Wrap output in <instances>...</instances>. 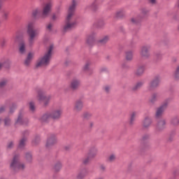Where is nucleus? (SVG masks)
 <instances>
[{
    "label": "nucleus",
    "mask_w": 179,
    "mask_h": 179,
    "mask_svg": "<svg viewBox=\"0 0 179 179\" xmlns=\"http://www.w3.org/2000/svg\"><path fill=\"white\" fill-rule=\"evenodd\" d=\"M76 7V1L73 0V3L69 8L67 16L66 17V20L64 21V25L63 26V31L66 33V31H69L76 27V24H78V22L76 20L73 18V13L75 12V8Z\"/></svg>",
    "instance_id": "1"
},
{
    "label": "nucleus",
    "mask_w": 179,
    "mask_h": 179,
    "mask_svg": "<svg viewBox=\"0 0 179 179\" xmlns=\"http://www.w3.org/2000/svg\"><path fill=\"white\" fill-rule=\"evenodd\" d=\"M52 50H54V46L50 45L44 55L37 60L36 64V68H44L50 65V61H51V57L52 55Z\"/></svg>",
    "instance_id": "2"
},
{
    "label": "nucleus",
    "mask_w": 179,
    "mask_h": 179,
    "mask_svg": "<svg viewBox=\"0 0 179 179\" xmlns=\"http://www.w3.org/2000/svg\"><path fill=\"white\" fill-rule=\"evenodd\" d=\"M27 33L29 36L28 43L29 45L34 44V40L36 36H38V31L34 29V22H29L27 26Z\"/></svg>",
    "instance_id": "3"
},
{
    "label": "nucleus",
    "mask_w": 179,
    "mask_h": 179,
    "mask_svg": "<svg viewBox=\"0 0 179 179\" xmlns=\"http://www.w3.org/2000/svg\"><path fill=\"white\" fill-rule=\"evenodd\" d=\"M20 161V156L19 155H15L10 162V169L14 171H23V170L26 169V165L21 163Z\"/></svg>",
    "instance_id": "4"
},
{
    "label": "nucleus",
    "mask_w": 179,
    "mask_h": 179,
    "mask_svg": "<svg viewBox=\"0 0 179 179\" xmlns=\"http://www.w3.org/2000/svg\"><path fill=\"white\" fill-rule=\"evenodd\" d=\"M62 115V110L61 109H56L52 112L45 113L41 117V121L43 122H47L50 120H59Z\"/></svg>",
    "instance_id": "5"
},
{
    "label": "nucleus",
    "mask_w": 179,
    "mask_h": 179,
    "mask_svg": "<svg viewBox=\"0 0 179 179\" xmlns=\"http://www.w3.org/2000/svg\"><path fill=\"white\" fill-rule=\"evenodd\" d=\"M51 98V95L46 96L45 92H44V91H43L42 90H39L38 91L37 99L38 100V101H43L44 104H48V101H50V99Z\"/></svg>",
    "instance_id": "6"
},
{
    "label": "nucleus",
    "mask_w": 179,
    "mask_h": 179,
    "mask_svg": "<svg viewBox=\"0 0 179 179\" xmlns=\"http://www.w3.org/2000/svg\"><path fill=\"white\" fill-rule=\"evenodd\" d=\"M52 8V2H48L45 3L43 8L42 13L40 15L41 19H45V17H48L50 15V12H51V9Z\"/></svg>",
    "instance_id": "7"
},
{
    "label": "nucleus",
    "mask_w": 179,
    "mask_h": 179,
    "mask_svg": "<svg viewBox=\"0 0 179 179\" xmlns=\"http://www.w3.org/2000/svg\"><path fill=\"white\" fill-rule=\"evenodd\" d=\"M147 13H149V10L146 9H143L141 16L134 17L131 19V23H133V24H138V23H139L141 20H142V17H143L145 15H147Z\"/></svg>",
    "instance_id": "8"
},
{
    "label": "nucleus",
    "mask_w": 179,
    "mask_h": 179,
    "mask_svg": "<svg viewBox=\"0 0 179 179\" xmlns=\"http://www.w3.org/2000/svg\"><path fill=\"white\" fill-rule=\"evenodd\" d=\"M150 50V46L145 45L143 46L140 51V55L142 58H145V59L150 57V53L149 51Z\"/></svg>",
    "instance_id": "9"
},
{
    "label": "nucleus",
    "mask_w": 179,
    "mask_h": 179,
    "mask_svg": "<svg viewBox=\"0 0 179 179\" xmlns=\"http://www.w3.org/2000/svg\"><path fill=\"white\" fill-rule=\"evenodd\" d=\"M167 108V102L163 103L159 108L157 109L155 117L156 118H160L163 115V113Z\"/></svg>",
    "instance_id": "10"
},
{
    "label": "nucleus",
    "mask_w": 179,
    "mask_h": 179,
    "mask_svg": "<svg viewBox=\"0 0 179 179\" xmlns=\"http://www.w3.org/2000/svg\"><path fill=\"white\" fill-rule=\"evenodd\" d=\"M160 83V78L157 77L154 78L152 80H151L148 85V89L149 90H153L154 89H156L157 86H159Z\"/></svg>",
    "instance_id": "11"
},
{
    "label": "nucleus",
    "mask_w": 179,
    "mask_h": 179,
    "mask_svg": "<svg viewBox=\"0 0 179 179\" xmlns=\"http://www.w3.org/2000/svg\"><path fill=\"white\" fill-rule=\"evenodd\" d=\"M33 58H34V52H29L27 54L26 59H24V65L25 66H30V64H31Z\"/></svg>",
    "instance_id": "12"
},
{
    "label": "nucleus",
    "mask_w": 179,
    "mask_h": 179,
    "mask_svg": "<svg viewBox=\"0 0 179 179\" xmlns=\"http://www.w3.org/2000/svg\"><path fill=\"white\" fill-rule=\"evenodd\" d=\"M55 143H57V136L55 135H51L48 138L46 141V148L53 146Z\"/></svg>",
    "instance_id": "13"
},
{
    "label": "nucleus",
    "mask_w": 179,
    "mask_h": 179,
    "mask_svg": "<svg viewBox=\"0 0 179 179\" xmlns=\"http://www.w3.org/2000/svg\"><path fill=\"white\" fill-rule=\"evenodd\" d=\"M82 108H83V101L81 99L77 100L75 102L73 110L75 113H79V111H82Z\"/></svg>",
    "instance_id": "14"
},
{
    "label": "nucleus",
    "mask_w": 179,
    "mask_h": 179,
    "mask_svg": "<svg viewBox=\"0 0 179 179\" xmlns=\"http://www.w3.org/2000/svg\"><path fill=\"white\" fill-rule=\"evenodd\" d=\"M80 85V81L79 80V79L73 78V80H71L70 83L69 87L72 90H76V89L79 87Z\"/></svg>",
    "instance_id": "15"
},
{
    "label": "nucleus",
    "mask_w": 179,
    "mask_h": 179,
    "mask_svg": "<svg viewBox=\"0 0 179 179\" xmlns=\"http://www.w3.org/2000/svg\"><path fill=\"white\" fill-rule=\"evenodd\" d=\"M152 122L153 121L152 120V118H150V117H145L143 120V127L145 129H148L149 128V127H150V125H152Z\"/></svg>",
    "instance_id": "16"
},
{
    "label": "nucleus",
    "mask_w": 179,
    "mask_h": 179,
    "mask_svg": "<svg viewBox=\"0 0 179 179\" xmlns=\"http://www.w3.org/2000/svg\"><path fill=\"white\" fill-rule=\"evenodd\" d=\"M27 120H24L23 118V115L20 114L18 115L17 120L15 121V124H27Z\"/></svg>",
    "instance_id": "17"
},
{
    "label": "nucleus",
    "mask_w": 179,
    "mask_h": 179,
    "mask_svg": "<svg viewBox=\"0 0 179 179\" xmlns=\"http://www.w3.org/2000/svg\"><path fill=\"white\" fill-rule=\"evenodd\" d=\"M145 72V66L141 65L139 66L136 71V75L137 76H141V75H143V73Z\"/></svg>",
    "instance_id": "18"
},
{
    "label": "nucleus",
    "mask_w": 179,
    "mask_h": 179,
    "mask_svg": "<svg viewBox=\"0 0 179 179\" xmlns=\"http://www.w3.org/2000/svg\"><path fill=\"white\" fill-rule=\"evenodd\" d=\"M136 115H138V112H131V113L130 114V125H134V123L135 122V120L136 118Z\"/></svg>",
    "instance_id": "19"
},
{
    "label": "nucleus",
    "mask_w": 179,
    "mask_h": 179,
    "mask_svg": "<svg viewBox=\"0 0 179 179\" xmlns=\"http://www.w3.org/2000/svg\"><path fill=\"white\" fill-rule=\"evenodd\" d=\"M87 175V169H83L79 172L77 177L79 179H82V178H85V177H86Z\"/></svg>",
    "instance_id": "20"
},
{
    "label": "nucleus",
    "mask_w": 179,
    "mask_h": 179,
    "mask_svg": "<svg viewBox=\"0 0 179 179\" xmlns=\"http://www.w3.org/2000/svg\"><path fill=\"white\" fill-rule=\"evenodd\" d=\"M19 51L21 54L26 52V43L24 41L20 43Z\"/></svg>",
    "instance_id": "21"
},
{
    "label": "nucleus",
    "mask_w": 179,
    "mask_h": 179,
    "mask_svg": "<svg viewBox=\"0 0 179 179\" xmlns=\"http://www.w3.org/2000/svg\"><path fill=\"white\" fill-rule=\"evenodd\" d=\"M87 155H89V157H90L91 159H94V157L97 156V149H91Z\"/></svg>",
    "instance_id": "22"
},
{
    "label": "nucleus",
    "mask_w": 179,
    "mask_h": 179,
    "mask_svg": "<svg viewBox=\"0 0 179 179\" xmlns=\"http://www.w3.org/2000/svg\"><path fill=\"white\" fill-rule=\"evenodd\" d=\"M10 66V62H9V60L1 62H0V71L2 69V68H9Z\"/></svg>",
    "instance_id": "23"
},
{
    "label": "nucleus",
    "mask_w": 179,
    "mask_h": 179,
    "mask_svg": "<svg viewBox=\"0 0 179 179\" xmlns=\"http://www.w3.org/2000/svg\"><path fill=\"white\" fill-rule=\"evenodd\" d=\"M86 43L87 44H88V45H92L93 43H94V36L90 35V36H88L87 38Z\"/></svg>",
    "instance_id": "24"
},
{
    "label": "nucleus",
    "mask_w": 179,
    "mask_h": 179,
    "mask_svg": "<svg viewBox=\"0 0 179 179\" xmlns=\"http://www.w3.org/2000/svg\"><path fill=\"white\" fill-rule=\"evenodd\" d=\"M164 127H166V120H161L159 122H158V124H157L158 129H163Z\"/></svg>",
    "instance_id": "25"
},
{
    "label": "nucleus",
    "mask_w": 179,
    "mask_h": 179,
    "mask_svg": "<svg viewBox=\"0 0 179 179\" xmlns=\"http://www.w3.org/2000/svg\"><path fill=\"white\" fill-rule=\"evenodd\" d=\"M26 141H27V139L24 137L20 140L18 145L19 149H23V148H24V146L26 145Z\"/></svg>",
    "instance_id": "26"
},
{
    "label": "nucleus",
    "mask_w": 179,
    "mask_h": 179,
    "mask_svg": "<svg viewBox=\"0 0 179 179\" xmlns=\"http://www.w3.org/2000/svg\"><path fill=\"white\" fill-rule=\"evenodd\" d=\"M61 169H62V164L59 162H57L53 167V170L56 172L59 171Z\"/></svg>",
    "instance_id": "27"
},
{
    "label": "nucleus",
    "mask_w": 179,
    "mask_h": 179,
    "mask_svg": "<svg viewBox=\"0 0 179 179\" xmlns=\"http://www.w3.org/2000/svg\"><path fill=\"white\" fill-rule=\"evenodd\" d=\"M159 97H160V95L158 93L153 94L150 99L151 103H155V101H157Z\"/></svg>",
    "instance_id": "28"
},
{
    "label": "nucleus",
    "mask_w": 179,
    "mask_h": 179,
    "mask_svg": "<svg viewBox=\"0 0 179 179\" xmlns=\"http://www.w3.org/2000/svg\"><path fill=\"white\" fill-rule=\"evenodd\" d=\"M117 159V157L115 154H111L109 155L107 158V162L109 163H113V162H115V159Z\"/></svg>",
    "instance_id": "29"
},
{
    "label": "nucleus",
    "mask_w": 179,
    "mask_h": 179,
    "mask_svg": "<svg viewBox=\"0 0 179 179\" xmlns=\"http://www.w3.org/2000/svg\"><path fill=\"white\" fill-rule=\"evenodd\" d=\"M41 13V10L40 8H35L32 10V16L33 17H37L38 15Z\"/></svg>",
    "instance_id": "30"
},
{
    "label": "nucleus",
    "mask_w": 179,
    "mask_h": 179,
    "mask_svg": "<svg viewBox=\"0 0 179 179\" xmlns=\"http://www.w3.org/2000/svg\"><path fill=\"white\" fill-rule=\"evenodd\" d=\"M132 58H134V53L132 52V51H128L126 52V59L127 61H131V59H132Z\"/></svg>",
    "instance_id": "31"
},
{
    "label": "nucleus",
    "mask_w": 179,
    "mask_h": 179,
    "mask_svg": "<svg viewBox=\"0 0 179 179\" xmlns=\"http://www.w3.org/2000/svg\"><path fill=\"white\" fill-rule=\"evenodd\" d=\"M173 78L176 80H179V66H178L173 72Z\"/></svg>",
    "instance_id": "32"
},
{
    "label": "nucleus",
    "mask_w": 179,
    "mask_h": 179,
    "mask_svg": "<svg viewBox=\"0 0 179 179\" xmlns=\"http://www.w3.org/2000/svg\"><path fill=\"white\" fill-rule=\"evenodd\" d=\"M20 41V36L19 35H15L12 38V42L13 44H17Z\"/></svg>",
    "instance_id": "33"
},
{
    "label": "nucleus",
    "mask_w": 179,
    "mask_h": 179,
    "mask_svg": "<svg viewBox=\"0 0 179 179\" xmlns=\"http://www.w3.org/2000/svg\"><path fill=\"white\" fill-rule=\"evenodd\" d=\"M143 81H139L136 84V85L134 87V90H138V89H141L143 86Z\"/></svg>",
    "instance_id": "34"
},
{
    "label": "nucleus",
    "mask_w": 179,
    "mask_h": 179,
    "mask_svg": "<svg viewBox=\"0 0 179 179\" xmlns=\"http://www.w3.org/2000/svg\"><path fill=\"white\" fill-rule=\"evenodd\" d=\"M25 159L27 160V162L30 163L31 162V160L33 159V157L31 156V154L29 152L26 153L25 154Z\"/></svg>",
    "instance_id": "35"
},
{
    "label": "nucleus",
    "mask_w": 179,
    "mask_h": 179,
    "mask_svg": "<svg viewBox=\"0 0 179 179\" xmlns=\"http://www.w3.org/2000/svg\"><path fill=\"white\" fill-rule=\"evenodd\" d=\"M108 40H110V37L108 36H106L103 38H102L101 40H99V43L101 44H106V43H107Z\"/></svg>",
    "instance_id": "36"
},
{
    "label": "nucleus",
    "mask_w": 179,
    "mask_h": 179,
    "mask_svg": "<svg viewBox=\"0 0 179 179\" xmlns=\"http://www.w3.org/2000/svg\"><path fill=\"white\" fill-rule=\"evenodd\" d=\"M92 62H87L83 68V71H89Z\"/></svg>",
    "instance_id": "37"
},
{
    "label": "nucleus",
    "mask_w": 179,
    "mask_h": 179,
    "mask_svg": "<svg viewBox=\"0 0 179 179\" xmlns=\"http://www.w3.org/2000/svg\"><path fill=\"white\" fill-rule=\"evenodd\" d=\"M8 85V80H1L0 81V87H5Z\"/></svg>",
    "instance_id": "38"
},
{
    "label": "nucleus",
    "mask_w": 179,
    "mask_h": 179,
    "mask_svg": "<svg viewBox=\"0 0 179 179\" xmlns=\"http://www.w3.org/2000/svg\"><path fill=\"white\" fill-rule=\"evenodd\" d=\"M92 158L89 157V155H87V157L84 158L83 159V164H87V163H89V162H90V159Z\"/></svg>",
    "instance_id": "39"
},
{
    "label": "nucleus",
    "mask_w": 179,
    "mask_h": 179,
    "mask_svg": "<svg viewBox=\"0 0 179 179\" xmlns=\"http://www.w3.org/2000/svg\"><path fill=\"white\" fill-rule=\"evenodd\" d=\"M9 18V13L5 12L2 15V19L3 20H8Z\"/></svg>",
    "instance_id": "40"
},
{
    "label": "nucleus",
    "mask_w": 179,
    "mask_h": 179,
    "mask_svg": "<svg viewBox=\"0 0 179 179\" xmlns=\"http://www.w3.org/2000/svg\"><path fill=\"white\" fill-rule=\"evenodd\" d=\"M29 110L31 111H34V110H36V106H34V102H29Z\"/></svg>",
    "instance_id": "41"
},
{
    "label": "nucleus",
    "mask_w": 179,
    "mask_h": 179,
    "mask_svg": "<svg viewBox=\"0 0 179 179\" xmlns=\"http://www.w3.org/2000/svg\"><path fill=\"white\" fill-rule=\"evenodd\" d=\"M38 142H40V136H37L33 140L32 143H33V145H37V143H38Z\"/></svg>",
    "instance_id": "42"
},
{
    "label": "nucleus",
    "mask_w": 179,
    "mask_h": 179,
    "mask_svg": "<svg viewBox=\"0 0 179 179\" xmlns=\"http://www.w3.org/2000/svg\"><path fill=\"white\" fill-rule=\"evenodd\" d=\"M4 125H6V127L10 125V119H9L8 117H6L4 120Z\"/></svg>",
    "instance_id": "43"
},
{
    "label": "nucleus",
    "mask_w": 179,
    "mask_h": 179,
    "mask_svg": "<svg viewBox=\"0 0 179 179\" xmlns=\"http://www.w3.org/2000/svg\"><path fill=\"white\" fill-rule=\"evenodd\" d=\"M99 170H101V171H106V170H107V167L104 164H101L99 166Z\"/></svg>",
    "instance_id": "44"
},
{
    "label": "nucleus",
    "mask_w": 179,
    "mask_h": 179,
    "mask_svg": "<svg viewBox=\"0 0 179 179\" xmlns=\"http://www.w3.org/2000/svg\"><path fill=\"white\" fill-rule=\"evenodd\" d=\"M172 123L173 124V125H177L178 124H179V119L178 117H176L172 120Z\"/></svg>",
    "instance_id": "45"
},
{
    "label": "nucleus",
    "mask_w": 179,
    "mask_h": 179,
    "mask_svg": "<svg viewBox=\"0 0 179 179\" xmlns=\"http://www.w3.org/2000/svg\"><path fill=\"white\" fill-rule=\"evenodd\" d=\"M111 89V87H110V86L106 85L104 87V90L105 92H106V93H108V92H110V90Z\"/></svg>",
    "instance_id": "46"
},
{
    "label": "nucleus",
    "mask_w": 179,
    "mask_h": 179,
    "mask_svg": "<svg viewBox=\"0 0 179 179\" xmlns=\"http://www.w3.org/2000/svg\"><path fill=\"white\" fill-rule=\"evenodd\" d=\"M117 17H121L122 16V12L121 10H119L116 13Z\"/></svg>",
    "instance_id": "47"
},
{
    "label": "nucleus",
    "mask_w": 179,
    "mask_h": 179,
    "mask_svg": "<svg viewBox=\"0 0 179 179\" xmlns=\"http://www.w3.org/2000/svg\"><path fill=\"white\" fill-rule=\"evenodd\" d=\"M6 44V40L3 39L1 42V47H5V45Z\"/></svg>",
    "instance_id": "48"
},
{
    "label": "nucleus",
    "mask_w": 179,
    "mask_h": 179,
    "mask_svg": "<svg viewBox=\"0 0 179 179\" xmlns=\"http://www.w3.org/2000/svg\"><path fill=\"white\" fill-rule=\"evenodd\" d=\"M7 148L8 149H10L11 148H13V142H10L8 143V145H7Z\"/></svg>",
    "instance_id": "49"
},
{
    "label": "nucleus",
    "mask_w": 179,
    "mask_h": 179,
    "mask_svg": "<svg viewBox=\"0 0 179 179\" xmlns=\"http://www.w3.org/2000/svg\"><path fill=\"white\" fill-rule=\"evenodd\" d=\"M15 108H16V104H13V106L10 109V113H13V110H15Z\"/></svg>",
    "instance_id": "50"
},
{
    "label": "nucleus",
    "mask_w": 179,
    "mask_h": 179,
    "mask_svg": "<svg viewBox=\"0 0 179 179\" xmlns=\"http://www.w3.org/2000/svg\"><path fill=\"white\" fill-rule=\"evenodd\" d=\"M83 117L84 118H89L90 117H91V115L89 113H84Z\"/></svg>",
    "instance_id": "51"
},
{
    "label": "nucleus",
    "mask_w": 179,
    "mask_h": 179,
    "mask_svg": "<svg viewBox=\"0 0 179 179\" xmlns=\"http://www.w3.org/2000/svg\"><path fill=\"white\" fill-rule=\"evenodd\" d=\"M58 19V15L53 14L52 20H57Z\"/></svg>",
    "instance_id": "52"
},
{
    "label": "nucleus",
    "mask_w": 179,
    "mask_h": 179,
    "mask_svg": "<svg viewBox=\"0 0 179 179\" xmlns=\"http://www.w3.org/2000/svg\"><path fill=\"white\" fill-rule=\"evenodd\" d=\"M47 29L48 30H51V29H52V24H48Z\"/></svg>",
    "instance_id": "53"
},
{
    "label": "nucleus",
    "mask_w": 179,
    "mask_h": 179,
    "mask_svg": "<svg viewBox=\"0 0 179 179\" xmlns=\"http://www.w3.org/2000/svg\"><path fill=\"white\" fill-rule=\"evenodd\" d=\"M148 1L150 2V3H152V5H155V3H156V0H148Z\"/></svg>",
    "instance_id": "54"
},
{
    "label": "nucleus",
    "mask_w": 179,
    "mask_h": 179,
    "mask_svg": "<svg viewBox=\"0 0 179 179\" xmlns=\"http://www.w3.org/2000/svg\"><path fill=\"white\" fill-rule=\"evenodd\" d=\"M5 110V106H1V108H0V113H2L3 111H4Z\"/></svg>",
    "instance_id": "55"
},
{
    "label": "nucleus",
    "mask_w": 179,
    "mask_h": 179,
    "mask_svg": "<svg viewBox=\"0 0 179 179\" xmlns=\"http://www.w3.org/2000/svg\"><path fill=\"white\" fill-rule=\"evenodd\" d=\"M93 125H94L93 122H90V128H92V127H93Z\"/></svg>",
    "instance_id": "56"
},
{
    "label": "nucleus",
    "mask_w": 179,
    "mask_h": 179,
    "mask_svg": "<svg viewBox=\"0 0 179 179\" xmlns=\"http://www.w3.org/2000/svg\"><path fill=\"white\" fill-rule=\"evenodd\" d=\"M2 8V1L0 0V9Z\"/></svg>",
    "instance_id": "57"
},
{
    "label": "nucleus",
    "mask_w": 179,
    "mask_h": 179,
    "mask_svg": "<svg viewBox=\"0 0 179 179\" xmlns=\"http://www.w3.org/2000/svg\"><path fill=\"white\" fill-rule=\"evenodd\" d=\"M178 6H179V0H178Z\"/></svg>",
    "instance_id": "58"
}]
</instances>
